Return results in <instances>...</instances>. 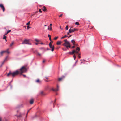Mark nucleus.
<instances>
[{"mask_svg":"<svg viewBox=\"0 0 121 121\" xmlns=\"http://www.w3.org/2000/svg\"><path fill=\"white\" fill-rule=\"evenodd\" d=\"M75 52H76V51L74 50H73L72 51V52H70L69 53L70 54H73Z\"/></svg>","mask_w":121,"mask_h":121,"instance_id":"nucleus-11","label":"nucleus"},{"mask_svg":"<svg viewBox=\"0 0 121 121\" xmlns=\"http://www.w3.org/2000/svg\"><path fill=\"white\" fill-rule=\"evenodd\" d=\"M5 41H7V40H6V39H5Z\"/></svg>","mask_w":121,"mask_h":121,"instance_id":"nucleus-64","label":"nucleus"},{"mask_svg":"<svg viewBox=\"0 0 121 121\" xmlns=\"http://www.w3.org/2000/svg\"><path fill=\"white\" fill-rule=\"evenodd\" d=\"M30 28H31V27H29V26H27V29L28 30Z\"/></svg>","mask_w":121,"mask_h":121,"instance_id":"nucleus-32","label":"nucleus"},{"mask_svg":"<svg viewBox=\"0 0 121 121\" xmlns=\"http://www.w3.org/2000/svg\"><path fill=\"white\" fill-rule=\"evenodd\" d=\"M57 88L55 89H54L53 88H52L51 89V90H52L53 91L55 92L58 91L59 90V86L58 85H57Z\"/></svg>","mask_w":121,"mask_h":121,"instance_id":"nucleus-4","label":"nucleus"},{"mask_svg":"<svg viewBox=\"0 0 121 121\" xmlns=\"http://www.w3.org/2000/svg\"><path fill=\"white\" fill-rule=\"evenodd\" d=\"M19 73V71L17 70L13 72H12L11 71H10L7 74V76L8 77H9L10 76L12 75L13 77H14L15 76L18 74Z\"/></svg>","mask_w":121,"mask_h":121,"instance_id":"nucleus-1","label":"nucleus"},{"mask_svg":"<svg viewBox=\"0 0 121 121\" xmlns=\"http://www.w3.org/2000/svg\"><path fill=\"white\" fill-rule=\"evenodd\" d=\"M70 33L69 32H69H67V35H68Z\"/></svg>","mask_w":121,"mask_h":121,"instance_id":"nucleus-42","label":"nucleus"},{"mask_svg":"<svg viewBox=\"0 0 121 121\" xmlns=\"http://www.w3.org/2000/svg\"><path fill=\"white\" fill-rule=\"evenodd\" d=\"M39 12H42V11H41V9H39Z\"/></svg>","mask_w":121,"mask_h":121,"instance_id":"nucleus-36","label":"nucleus"},{"mask_svg":"<svg viewBox=\"0 0 121 121\" xmlns=\"http://www.w3.org/2000/svg\"><path fill=\"white\" fill-rule=\"evenodd\" d=\"M8 58V56H7L6 57V58H5V59L4 60V61L2 62V63L1 65H0V66H1V67L2 66L3 64L7 60V59Z\"/></svg>","mask_w":121,"mask_h":121,"instance_id":"nucleus-10","label":"nucleus"},{"mask_svg":"<svg viewBox=\"0 0 121 121\" xmlns=\"http://www.w3.org/2000/svg\"><path fill=\"white\" fill-rule=\"evenodd\" d=\"M62 15H63V14H62L60 15H59V17H60L62 16Z\"/></svg>","mask_w":121,"mask_h":121,"instance_id":"nucleus-38","label":"nucleus"},{"mask_svg":"<svg viewBox=\"0 0 121 121\" xmlns=\"http://www.w3.org/2000/svg\"><path fill=\"white\" fill-rule=\"evenodd\" d=\"M78 61V60H77V61H76L75 62V63H76Z\"/></svg>","mask_w":121,"mask_h":121,"instance_id":"nucleus-55","label":"nucleus"},{"mask_svg":"<svg viewBox=\"0 0 121 121\" xmlns=\"http://www.w3.org/2000/svg\"><path fill=\"white\" fill-rule=\"evenodd\" d=\"M29 44V45H31V43H29V44Z\"/></svg>","mask_w":121,"mask_h":121,"instance_id":"nucleus-54","label":"nucleus"},{"mask_svg":"<svg viewBox=\"0 0 121 121\" xmlns=\"http://www.w3.org/2000/svg\"><path fill=\"white\" fill-rule=\"evenodd\" d=\"M49 38V40L50 41H51V42H52V40H51V37H50V38Z\"/></svg>","mask_w":121,"mask_h":121,"instance_id":"nucleus-35","label":"nucleus"},{"mask_svg":"<svg viewBox=\"0 0 121 121\" xmlns=\"http://www.w3.org/2000/svg\"><path fill=\"white\" fill-rule=\"evenodd\" d=\"M8 33H7H7L5 34V35H6Z\"/></svg>","mask_w":121,"mask_h":121,"instance_id":"nucleus-58","label":"nucleus"},{"mask_svg":"<svg viewBox=\"0 0 121 121\" xmlns=\"http://www.w3.org/2000/svg\"><path fill=\"white\" fill-rule=\"evenodd\" d=\"M10 85V86L11 88V89L12 88V85Z\"/></svg>","mask_w":121,"mask_h":121,"instance_id":"nucleus-40","label":"nucleus"},{"mask_svg":"<svg viewBox=\"0 0 121 121\" xmlns=\"http://www.w3.org/2000/svg\"><path fill=\"white\" fill-rule=\"evenodd\" d=\"M9 50V49H7L6 50L4 51L5 52H7V53L9 54L10 53V52L8 51Z\"/></svg>","mask_w":121,"mask_h":121,"instance_id":"nucleus-16","label":"nucleus"},{"mask_svg":"<svg viewBox=\"0 0 121 121\" xmlns=\"http://www.w3.org/2000/svg\"><path fill=\"white\" fill-rule=\"evenodd\" d=\"M61 42L60 41H59L57 42V45H60L61 44Z\"/></svg>","mask_w":121,"mask_h":121,"instance_id":"nucleus-15","label":"nucleus"},{"mask_svg":"<svg viewBox=\"0 0 121 121\" xmlns=\"http://www.w3.org/2000/svg\"><path fill=\"white\" fill-rule=\"evenodd\" d=\"M13 44H14V42L13 41L11 43V44H10V46L11 47L13 45Z\"/></svg>","mask_w":121,"mask_h":121,"instance_id":"nucleus-24","label":"nucleus"},{"mask_svg":"<svg viewBox=\"0 0 121 121\" xmlns=\"http://www.w3.org/2000/svg\"><path fill=\"white\" fill-rule=\"evenodd\" d=\"M49 45H52V44H51V42H50V43H49Z\"/></svg>","mask_w":121,"mask_h":121,"instance_id":"nucleus-46","label":"nucleus"},{"mask_svg":"<svg viewBox=\"0 0 121 121\" xmlns=\"http://www.w3.org/2000/svg\"><path fill=\"white\" fill-rule=\"evenodd\" d=\"M5 53L4 51H2L0 53V54L1 56H2L3 53Z\"/></svg>","mask_w":121,"mask_h":121,"instance_id":"nucleus-19","label":"nucleus"},{"mask_svg":"<svg viewBox=\"0 0 121 121\" xmlns=\"http://www.w3.org/2000/svg\"><path fill=\"white\" fill-rule=\"evenodd\" d=\"M58 38V37H55L54 38V40H56V39H57Z\"/></svg>","mask_w":121,"mask_h":121,"instance_id":"nucleus-28","label":"nucleus"},{"mask_svg":"<svg viewBox=\"0 0 121 121\" xmlns=\"http://www.w3.org/2000/svg\"><path fill=\"white\" fill-rule=\"evenodd\" d=\"M36 51V52L37 53V54L39 56H41V54H40L38 53L37 51Z\"/></svg>","mask_w":121,"mask_h":121,"instance_id":"nucleus-22","label":"nucleus"},{"mask_svg":"<svg viewBox=\"0 0 121 121\" xmlns=\"http://www.w3.org/2000/svg\"><path fill=\"white\" fill-rule=\"evenodd\" d=\"M71 36H72V35H70V36H68V38H69V37H70Z\"/></svg>","mask_w":121,"mask_h":121,"instance_id":"nucleus-49","label":"nucleus"},{"mask_svg":"<svg viewBox=\"0 0 121 121\" xmlns=\"http://www.w3.org/2000/svg\"><path fill=\"white\" fill-rule=\"evenodd\" d=\"M80 60L81 61H82V60Z\"/></svg>","mask_w":121,"mask_h":121,"instance_id":"nucleus-56","label":"nucleus"},{"mask_svg":"<svg viewBox=\"0 0 121 121\" xmlns=\"http://www.w3.org/2000/svg\"><path fill=\"white\" fill-rule=\"evenodd\" d=\"M82 62H81V64H82Z\"/></svg>","mask_w":121,"mask_h":121,"instance_id":"nucleus-62","label":"nucleus"},{"mask_svg":"<svg viewBox=\"0 0 121 121\" xmlns=\"http://www.w3.org/2000/svg\"><path fill=\"white\" fill-rule=\"evenodd\" d=\"M34 102V101L33 99H31L30 101V104H32Z\"/></svg>","mask_w":121,"mask_h":121,"instance_id":"nucleus-14","label":"nucleus"},{"mask_svg":"<svg viewBox=\"0 0 121 121\" xmlns=\"http://www.w3.org/2000/svg\"><path fill=\"white\" fill-rule=\"evenodd\" d=\"M80 50V49L78 47H77L76 48V53L77 54H78V51H79Z\"/></svg>","mask_w":121,"mask_h":121,"instance_id":"nucleus-8","label":"nucleus"},{"mask_svg":"<svg viewBox=\"0 0 121 121\" xmlns=\"http://www.w3.org/2000/svg\"><path fill=\"white\" fill-rule=\"evenodd\" d=\"M60 28H61V27L60 26Z\"/></svg>","mask_w":121,"mask_h":121,"instance_id":"nucleus-63","label":"nucleus"},{"mask_svg":"<svg viewBox=\"0 0 121 121\" xmlns=\"http://www.w3.org/2000/svg\"><path fill=\"white\" fill-rule=\"evenodd\" d=\"M56 101V100H55V101L54 103H55V102Z\"/></svg>","mask_w":121,"mask_h":121,"instance_id":"nucleus-60","label":"nucleus"},{"mask_svg":"<svg viewBox=\"0 0 121 121\" xmlns=\"http://www.w3.org/2000/svg\"><path fill=\"white\" fill-rule=\"evenodd\" d=\"M30 21H29L28 22V23H27V24H26V25H29V24H30Z\"/></svg>","mask_w":121,"mask_h":121,"instance_id":"nucleus-31","label":"nucleus"},{"mask_svg":"<svg viewBox=\"0 0 121 121\" xmlns=\"http://www.w3.org/2000/svg\"><path fill=\"white\" fill-rule=\"evenodd\" d=\"M43 44V43H41V44Z\"/></svg>","mask_w":121,"mask_h":121,"instance_id":"nucleus-61","label":"nucleus"},{"mask_svg":"<svg viewBox=\"0 0 121 121\" xmlns=\"http://www.w3.org/2000/svg\"><path fill=\"white\" fill-rule=\"evenodd\" d=\"M76 30V29L74 28V29H70L69 30V32L70 33H71L72 32H73L75 31Z\"/></svg>","mask_w":121,"mask_h":121,"instance_id":"nucleus-6","label":"nucleus"},{"mask_svg":"<svg viewBox=\"0 0 121 121\" xmlns=\"http://www.w3.org/2000/svg\"><path fill=\"white\" fill-rule=\"evenodd\" d=\"M78 57H79V58H81V56H80V54H79V53H78Z\"/></svg>","mask_w":121,"mask_h":121,"instance_id":"nucleus-29","label":"nucleus"},{"mask_svg":"<svg viewBox=\"0 0 121 121\" xmlns=\"http://www.w3.org/2000/svg\"><path fill=\"white\" fill-rule=\"evenodd\" d=\"M73 57H74V60H75V58H76V56H75V55H74V56H73Z\"/></svg>","mask_w":121,"mask_h":121,"instance_id":"nucleus-33","label":"nucleus"},{"mask_svg":"<svg viewBox=\"0 0 121 121\" xmlns=\"http://www.w3.org/2000/svg\"><path fill=\"white\" fill-rule=\"evenodd\" d=\"M64 41L65 42L64 44H62V45L66 46L67 49H68L69 48H70L71 46L69 42L67 41L66 39H65Z\"/></svg>","mask_w":121,"mask_h":121,"instance_id":"nucleus-2","label":"nucleus"},{"mask_svg":"<svg viewBox=\"0 0 121 121\" xmlns=\"http://www.w3.org/2000/svg\"><path fill=\"white\" fill-rule=\"evenodd\" d=\"M71 42L73 44V45H75V42L74 40H71Z\"/></svg>","mask_w":121,"mask_h":121,"instance_id":"nucleus-20","label":"nucleus"},{"mask_svg":"<svg viewBox=\"0 0 121 121\" xmlns=\"http://www.w3.org/2000/svg\"><path fill=\"white\" fill-rule=\"evenodd\" d=\"M36 82L37 83H40H40L41 82V81H40L39 79H38L37 80H36Z\"/></svg>","mask_w":121,"mask_h":121,"instance_id":"nucleus-13","label":"nucleus"},{"mask_svg":"<svg viewBox=\"0 0 121 121\" xmlns=\"http://www.w3.org/2000/svg\"><path fill=\"white\" fill-rule=\"evenodd\" d=\"M75 24L77 25H79V23L78 22H76L75 23Z\"/></svg>","mask_w":121,"mask_h":121,"instance_id":"nucleus-25","label":"nucleus"},{"mask_svg":"<svg viewBox=\"0 0 121 121\" xmlns=\"http://www.w3.org/2000/svg\"><path fill=\"white\" fill-rule=\"evenodd\" d=\"M43 91H41L40 92V94L43 95Z\"/></svg>","mask_w":121,"mask_h":121,"instance_id":"nucleus-30","label":"nucleus"},{"mask_svg":"<svg viewBox=\"0 0 121 121\" xmlns=\"http://www.w3.org/2000/svg\"><path fill=\"white\" fill-rule=\"evenodd\" d=\"M11 30H9L7 32V33H9L10 32H11Z\"/></svg>","mask_w":121,"mask_h":121,"instance_id":"nucleus-34","label":"nucleus"},{"mask_svg":"<svg viewBox=\"0 0 121 121\" xmlns=\"http://www.w3.org/2000/svg\"><path fill=\"white\" fill-rule=\"evenodd\" d=\"M48 37L50 38V37L51 36L49 34H48Z\"/></svg>","mask_w":121,"mask_h":121,"instance_id":"nucleus-39","label":"nucleus"},{"mask_svg":"<svg viewBox=\"0 0 121 121\" xmlns=\"http://www.w3.org/2000/svg\"><path fill=\"white\" fill-rule=\"evenodd\" d=\"M29 41L26 39H25L22 42V44H29Z\"/></svg>","mask_w":121,"mask_h":121,"instance_id":"nucleus-5","label":"nucleus"},{"mask_svg":"<svg viewBox=\"0 0 121 121\" xmlns=\"http://www.w3.org/2000/svg\"><path fill=\"white\" fill-rule=\"evenodd\" d=\"M35 40L37 42H38V40L36 39H35Z\"/></svg>","mask_w":121,"mask_h":121,"instance_id":"nucleus-37","label":"nucleus"},{"mask_svg":"<svg viewBox=\"0 0 121 121\" xmlns=\"http://www.w3.org/2000/svg\"><path fill=\"white\" fill-rule=\"evenodd\" d=\"M75 46H73L72 47V48H75Z\"/></svg>","mask_w":121,"mask_h":121,"instance_id":"nucleus-48","label":"nucleus"},{"mask_svg":"<svg viewBox=\"0 0 121 121\" xmlns=\"http://www.w3.org/2000/svg\"><path fill=\"white\" fill-rule=\"evenodd\" d=\"M18 111H17V113H18Z\"/></svg>","mask_w":121,"mask_h":121,"instance_id":"nucleus-57","label":"nucleus"},{"mask_svg":"<svg viewBox=\"0 0 121 121\" xmlns=\"http://www.w3.org/2000/svg\"><path fill=\"white\" fill-rule=\"evenodd\" d=\"M48 29L49 30H52L51 26H50V27H48Z\"/></svg>","mask_w":121,"mask_h":121,"instance_id":"nucleus-23","label":"nucleus"},{"mask_svg":"<svg viewBox=\"0 0 121 121\" xmlns=\"http://www.w3.org/2000/svg\"><path fill=\"white\" fill-rule=\"evenodd\" d=\"M52 25V24H50V26H51Z\"/></svg>","mask_w":121,"mask_h":121,"instance_id":"nucleus-51","label":"nucleus"},{"mask_svg":"<svg viewBox=\"0 0 121 121\" xmlns=\"http://www.w3.org/2000/svg\"><path fill=\"white\" fill-rule=\"evenodd\" d=\"M38 43H35V44H36V45H38Z\"/></svg>","mask_w":121,"mask_h":121,"instance_id":"nucleus-52","label":"nucleus"},{"mask_svg":"<svg viewBox=\"0 0 121 121\" xmlns=\"http://www.w3.org/2000/svg\"><path fill=\"white\" fill-rule=\"evenodd\" d=\"M6 36H5V35H4V37H3V39H6Z\"/></svg>","mask_w":121,"mask_h":121,"instance_id":"nucleus-21","label":"nucleus"},{"mask_svg":"<svg viewBox=\"0 0 121 121\" xmlns=\"http://www.w3.org/2000/svg\"><path fill=\"white\" fill-rule=\"evenodd\" d=\"M46 79H48V77H46Z\"/></svg>","mask_w":121,"mask_h":121,"instance_id":"nucleus-50","label":"nucleus"},{"mask_svg":"<svg viewBox=\"0 0 121 121\" xmlns=\"http://www.w3.org/2000/svg\"><path fill=\"white\" fill-rule=\"evenodd\" d=\"M23 75L24 77H26V76L25 75Z\"/></svg>","mask_w":121,"mask_h":121,"instance_id":"nucleus-43","label":"nucleus"},{"mask_svg":"<svg viewBox=\"0 0 121 121\" xmlns=\"http://www.w3.org/2000/svg\"><path fill=\"white\" fill-rule=\"evenodd\" d=\"M0 7L2 9L3 11L4 12L5 11V9L3 5L2 4H0Z\"/></svg>","mask_w":121,"mask_h":121,"instance_id":"nucleus-7","label":"nucleus"},{"mask_svg":"<svg viewBox=\"0 0 121 121\" xmlns=\"http://www.w3.org/2000/svg\"><path fill=\"white\" fill-rule=\"evenodd\" d=\"M82 61H85V59H83V60H82Z\"/></svg>","mask_w":121,"mask_h":121,"instance_id":"nucleus-47","label":"nucleus"},{"mask_svg":"<svg viewBox=\"0 0 121 121\" xmlns=\"http://www.w3.org/2000/svg\"><path fill=\"white\" fill-rule=\"evenodd\" d=\"M67 36L66 35H65L64 36L62 37H61V39H63V38H65V37H66Z\"/></svg>","mask_w":121,"mask_h":121,"instance_id":"nucleus-27","label":"nucleus"},{"mask_svg":"<svg viewBox=\"0 0 121 121\" xmlns=\"http://www.w3.org/2000/svg\"><path fill=\"white\" fill-rule=\"evenodd\" d=\"M44 26H46V25H45Z\"/></svg>","mask_w":121,"mask_h":121,"instance_id":"nucleus-59","label":"nucleus"},{"mask_svg":"<svg viewBox=\"0 0 121 121\" xmlns=\"http://www.w3.org/2000/svg\"><path fill=\"white\" fill-rule=\"evenodd\" d=\"M65 77V76H62L60 78H59L58 79V80L59 81H60L62 80Z\"/></svg>","mask_w":121,"mask_h":121,"instance_id":"nucleus-12","label":"nucleus"},{"mask_svg":"<svg viewBox=\"0 0 121 121\" xmlns=\"http://www.w3.org/2000/svg\"><path fill=\"white\" fill-rule=\"evenodd\" d=\"M47 50H49L48 48H47Z\"/></svg>","mask_w":121,"mask_h":121,"instance_id":"nucleus-53","label":"nucleus"},{"mask_svg":"<svg viewBox=\"0 0 121 121\" xmlns=\"http://www.w3.org/2000/svg\"><path fill=\"white\" fill-rule=\"evenodd\" d=\"M42 10L44 11H45L46 10V9L44 6L43 7Z\"/></svg>","mask_w":121,"mask_h":121,"instance_id":"nucleus-18","label":"nucleus"},{"mask_svg":"<svg viewBox=\"0 0 121 121\" xmlns=\"http://www.w3.org/2000/svg\"><path fill=\"white\" fill-rule=\"evenodd\" d=\"M45 61V60H43V63Z\"/></svg>","mask_w":121,"mask_h":121,"instance_id":"nucleus-44","label":"nucleus"},{"mask_svg":"<svg viewBox=\"0 0 121 121\" xmlns=\"http://www.w3.org/2000/svg\"><path fill=\"white\" fill-rule=\"evenodd\" d=\"M49 46L50 48H51L52 49L51 51L52 52H53L54 51V46H52V45H49Z\"/></svg>","mask_w":121,"mask_h":121,"instance_id":"nucleus-9","label":"nucleus"},{"mask_svg":"<svg viewBox=\"0 0 121 121\" xmlns=\"http://www.w3.org/2000/svg\"><path fill=\"white\" fill-rule=\"evenodd\" d=\"M2 118L1 117H0V121H1Z\"/></svg>","mask_w":121,"mask_h":121,"instance_id":"nucleus-45","label":"nucleus"},{"mask_svg":"<svg viewBox=\"0 0 121 121\" xmlns=\"http://www.w3.org/2000/svg\"><path fill=\"white\" fill-rule=\"evenodd\" d=\"M26 69L24 66L22 67L20 69V72L21 74H22V73L26 72Z\"/></svg>","mask_w":121,"mask_h":121,"instance_id":"nucleus-3","label":"nucleus"},{"mask_svg":"<svg viewBox=\"0 0 121 121\" xmlns=\"http://www.w3.org/2000/svg\"><path fill=\"white\" fill-rule=\"evenodd\" d=\"M16 116H17V117H22V116L21 114H20V115H15Z\"/></svg>","mask_w":121,"mask_h":121,"instance_id":"nucleus-17","label":"nucleus"},{"mask_svg":"<svg viewBox=\"0 0 121 121\" xmlns=\"http://www.w3.org/2000/svg\"><path fill=\"white\" fill-rule=\"evenodd\" d=\"M68 26L67 25L66 26V27H65V29L66 30H68Z\"/></svg>","mask_w":121,"mask_h":121,"instance_id":"nucleus-26","label":"nucleus"},{"mask_svg":"<svg viewBox=\"0 0 121 121\" xmlns=\"http://www.w3.org/2000/svg\"><path fill=\"white\" fill-rule=\"evenodd\" d=\"M28 110V111H27V114L26 115V116H27V114H28V113L29 112V110Z\"/></svg>","mask_w":121,"mask_h":121,"instance_id":"nucleus-41","label":"nucleus"}]
</instances>
